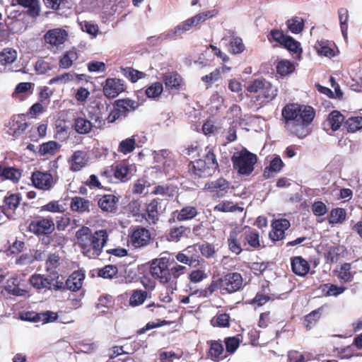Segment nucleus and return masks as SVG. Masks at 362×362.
<instances>
[{"label":"nucleus","mask_w":362,"mask_h":362,"mask_svg":"<svg viewBox=\"0 0 362 362\" xmlns=\"http://www.w3.org/2000/svg\"><path fill=\"white\" fill-rule=\"evenodd\" d=\"M315 115L311 106L298 105L290 103L286 105L281 110V116L285 127L299 139L310 134V125Z\"/></svg>","instance_id":"f257e3e1"},{"label":"nucleus","mask_w":362,"mask_h":362,"mask_svg":"<svg viewBox=\"0 0 362 362\" xmlns=\"http://www.w3.org/2000/svg\"><path fill=\"white\" fill-rule=\"evenodd\" d=\"M76 237L83 254L89 258L98 257L108 239L105 230H96L93 233L86 226L78 230Z\"/></svg>","instance_id":"f03ea898"},{"label":"nucleus","mask_w":362,"mask_h":362,"mask_svg":"<svg viewBox=\"0 0 362 362\" xmlns=\"http://www.w3.org/2000/svg\"><path fill=\"white\" fill-rule=\"evenodd\" d=\"M233 167L238 174L241 176L250 175L255 169L257 162L256 154L251 153L246 148L235 152L231 156Z\"/></svg>","instance_id":"7ed1b4c3"},{"label":"nucleus","mask_w":362,"mask_h":362,"mask_svg":"<svg viewBox=\"0 0 362 362\" xmlns=\"http://www.w3.org/2000/svg\"><path fill=\"white\" fill-rule=\"evenodd\" d=\"M199 25V23L194 16L192 18L187 19L179 23L174 28L168 30L167 32L160 34L158 36H151L148 38L150 44L153 45H156L153 41L156 40L159 42L166 40H175L177 37H181V36L187 31H189L192 28L196 27Z\"/></svg>","instance_id":"20e7f679"},{"label":"nucleus","mask_w":362,"mask_h":362,"mask_svg":"<svg viewBox=\"0 0 362 362\" xmlns=\"http://www.w3.org/2000/svg\"><path fill=\"white\" fill-rule=\"evenodd\" d=\"M163 256L151 260L150 265V274L153 278L157 279L160 284L168 283L171 279L169 269L170 254L163 253Z\"/></svg>","instance_id":"39448f33"},{"label":"nucleus","mask_w":362,"mask_h":362,"mask_svg":"<svg viewBox=\"0 0 362 362\" xmlns=\"http://www.w3.org/2000/svg\"><path fill=\"white\" fill-rule=\"evenodd\" d=\"M138 106L137 102L129 98L116 100L106 119L108 123H114L119 119L127 117L129 113L134 112Z\"/></svg>","instance_id":"423d86ee"},{"label":"nucleus","mask_w":362,"mask_h":362,"mask_svg":"<svg viewBox=\"0 0 362 362\" xmlns=\"http://www.w3.org/2000/svg\"><path fill=\"white\" fill-rule=\"evenodd\" d=\"M28 228L30 232L37 236L47 235L53 233L55 226L52 218L46 217L32 221Z\"/></svg>","instance_id":"0eeeda50"},{"label":"nucleus","mask_w":362,"mask_h":362,"mask_svg":"<svg viewBox=\"0 0 362 362\" xmlns=\"http://www.w3.org/2000/svg\"><path fill=\"white\" fill-rule=\"evenodd\" d=\"M124 81L117 78H107L103 88V93L108 98H115L125 90Z\"/></svg>","instance_id":"6e6552de"},{"label":"nucleus","mask_w":362,"mask_h":362,"mask_svg":"<svg viewBox=\"0 0 362 362\" xmlns=\"http://www.w3.org/2000/svg\"><path fill=\"white\" fill-rule=\"evenodd\" d=\"M129 238L134 247H145L150 243L151 233L144 227L136 226L129 235Z\"/></svg>","instance_id":"1a4fd4ad"},{"label":"nucleus","mask_w":362,"mask_h":362,"mask_svg":"<svg viewBox=\"0 0 362 362\" xmlns=\"http://www.w3.org/2000/svg\"><path fill=\"white\" fill-rule=\"evenodd\" d=\"M221 288L231 293L238 291L243 285V277L240 273H228L221 279Z\"/></svg>","instance_id":"9d476101"},{"label":"nucleus","mask_w":362,"mask_h":362,"mask_svg":"<svg viewBox=\"0 0 362 362\" xmlns=\"http://www.w3.org/2000/svg\"><path fill=\"white\" fill-rule=\"evenodd\" d=\"M31 181L35 188L49 190L52 187L53 177L47 172L35 171L32 173Z\"/></svg>","instance_id":"9b49d317"},{"label":"nucleus","mask_w":362,"mask_h":362,"mask_svg":"<svg viewBox=\"0 0 362 362\" xmlns=\"http://www.w3.org/2000/svg\"><path fill=\"white\" fill-rule=\"evenodd\" d=\"M230 182L223 178L209 182L205 184L204 188L211 192H214L218 198L223 197L228 192Z\"/></svg>","instance_id":"f8f14e48"},{"label":"nucleus","mask_w":362,"mask_h":362,"mask_svg":"<svg viewBox=\"0 0 362 362\" xmlns=\"http://www.w3.org/2000/svg\"><path fill=\"white\" fill-rule=\"evenodd\" d=\"M119 197L114 194H104L98 199V207L104 212L115 214Z\"/></svg>","instance_id":"ddd939ff"},{"label":"nucleus","mask_w":362,"mask_h":362,"mask_svg":"<svg viewBox=\"0 0 362 362\" xmlns=\"http://www.w3.org/2000/svg\"><path fill=\"white\" fill-rule=\"evenodd\" d=\"M344 121V116L339 111L333 110L328 115L326 121L323 122V129L327 132L329 130L336 132L339 129Z\"/></svg>","instance_id":"4468645a"},{"label":"nucleus","mask_w":362,"mask_h":362,"mask_svg":"<svg viewBox=\"0 0 362 362\" xmlns=\"http://www.w3.org/2000/svg\"><path fill=\"white\" fill-rule=\"evenodd\" d=\"M86 272L83 269L74 271L66 279V289L72 291H77L82 287L85 279Z\"/></svg>","instance_id":"2eb2a0df"},{"label":"nucleus","mask_w":362,"mask_h":362,"mask_svg":"<svg viewBox=\"0 0 362 362\" xmlns=\"http://www.w3.org/2000/svg\"><path fill=\"white\" fill-rule=\"evenodd\" d=\"M104 105L101 103H97L95 105L90 106L88 110V118L93 121L95 127L101 128L105 124L106 119L103 118L102 109Z\"/></svg>","instance_id":"dca6fc26"},{"label":"nucleus","mask_w":362,"mask_h":362,"mask_svg":"<svg viewBox=\"0 0 362 362\" xmlns=\"http://www.w3.org/2000/svg\"><path fill=\"white\" fill-rule=\"evenodd\" d=\"M25 119V115L23 114L14 116L12 122L9 123L8 134L14 137H18L23 134L28 127Z\"/></svg>","instance_id":"f3484780"},{"label":"nucleus","mask_w":362,"mask_h":362,"mask_svg":"<svg viewBox=\"0 0 362 362\" xmlns=\"http://www.w3.org/2000/svg\"><path fill=\"white\" fill-rule=\"evenodd\" d=\"M16 5L27 8L26 13L32 17L37 18L40 15V4L39 0H11V6Z\"/></svg>","instance_id":"a211bd4d"},{"label":"nucleus","mask_w":362,"mask_h":362,"mask_svg":"<svg viewBox=\"0 0 362 362\" xmlns=\"http://www.w3.org/2000/svg\"><path fill=\"white\" fill-rule=\"evenodd\" d=\"M67 33L62 29L49 30L44 35L45 42L54 46H59L63 44L66 40Z\"/></svg>","instance_id":"6ab92c4d"},{"label":"nucleus","mask_w":362,"mask_h":362,"mask_svg":"<svg viewBox=\"0 0 362 362\" xmlns=\"http://www.w3.org/2000/svg\"><path fill=\"white\" fill-rule=\"evenodd\" d=\"M88 154L83 151H76L69 160L70 163V170L76 172L81 170L86 166L88 162Z\"/></svg>","instance_id":"aec40b11"},{"label":"nucleus","mask_w":362,"mask_h":362,"mask_svg":"<svg viewBox=\"0 0 362 362\" xmlns=\"http://www.w3.org/2000/svg\"><path fill=\"white\" fill-rule=\"evenodd\" d=\"M43 2L47 8L56 11L61 16H67L66 12L72 6L71 0H43Z\"/></svg>","instance_id":"412c9836"},{"label":"nucleus","mask_w":362,"mask_h":362,"mask_svg":"<svg viewBox=\"0 0 362 362\" xmlns=\"http://www.w3.org/2000/svg\"><path fill=\"white\" fill-rule=\"evenodd\" d=\"M291 266L293 272L299 276H305L310 271L309 263L301 256L292 257Z\"/></svg>","instance_id":"4be33fe9"},{"label":"nucleus","mask_w":362,"mask_h":362,"mask_svg":"<svg viewBox=\"0 0 362 362\" xmlns=\"http://www.w3.org/2000/svg\"><path fill=\"white\" fill-rule=\"evenodd\" d=\"M188 168L189 172L199 177L208 176L214 173V172H206L208 168L206 162L202 159L190 161L188 165Z\"/></svg>","instance_id":"5701e85b"},{"label":"nucleus","mask_w":362,"mask_h":362,"mask_svg":"<svg viewBox=\"0 0 362 362\" xmlns=\"http://www.w3.org/2000/svg\"><path fill=\"white\" fill-rule=\"evenodd\" d=\"M93 123L86 118L77 117L74 119V129L79 134H87L94 127Z\"/></svg>","instance_id":"b1692460"},{"label":"nucleus","mask_w":362,"mask_h":362,"mask_svg":"<svg viewBox=\"0 0 362 362\" xmlns=\"http://www.w3.org/2000/svg\"><path fill=\"white\" fill-rule=\"evenodd\" d=\"M163 81L168 89L178 90L182 85V78L177 72H169L164 74Z\"/></svg>","instance_id":"393cba45"},{"label":"nucleus","mask_w":362,"mask_h":362,"mask_svg":"<svg viewBox=\"0 0 362 362\" xmlns=\"http://www.w3.org/2000/svg\"><path fill=\"white\" fill-rule=\"evenodd\" d=\"M30 284L36 289L52 288V280L39 274H34L29 279Z\"/></svg>","instance_id":"a878e982"},{"label":"nucleus","mask_w":362,"mask_h":362,"mask_svg":"<svg viewBox=\"0 0 362 362\" xmlns=\"http://www.w3.org/2000/svg\"><path fill=\"white\" fill-rule=\"evenodd\" d=\"M191 228L184 226L172 228L168 236L169 241L178 242L182 237L189 238Z\"/></svg>","instance_id":"bb28decb"},{"label":"nucleus","mask_w":362,"mask_h":362,"mask_svg":"<svg viewBox=\"0 0 362 362\" xmlns=\"http://www.w3.org/2000/svg\"><path fill=\"white\" fill-rule=\"evenodd\" d=\"M284 165V162L279 156H276L271 161L269 166L266 167L263 172V176L265 179L272 177V173H279Z\"/></svg>","instance_id":"cd10ccee"},{"label":"nucleus","mask_w":362,"mask_h":362,"mask_svg":"<svg viewBox=\"0 0 362 362\" xmlns=\"http://www.w3.org/2000/svg\"><path fill=\"white\" fill-rule=\"evenodd\" d=\"M21 177V173L19 170L10 166L4 167L0 164V177L17 182Z\"/></svg>","instance_id":"c85d7f7f"},{"label":"nucleus","mask_w":362,"mask_h":362,"mask_svg":"<svg viewBox=\"0 0 362 362\" xmlns=\"http://www.w3.org/2000/svg\"><path fill=\"white\" fill-rule=\"evenodd\" d=\"M90 202L81 197H74L71 199L70 207L74 211L79 213L89 212Z\"/></svg>","instance_id":"c756f323"},{"label":"nucleus","mask_w":362,"mask_h":362,"mask_svg":"<svg viewBox=\"0 0 362 362\" xmlns=\"http://www.w3.org/2000/svg\"><path fill=\"white\" fill-rule=\"evenodd\" d=\"M277 88L272 86V83L267 81L262 90L257 95L258 99L263 98L262 103L272 101L277 95Z\"/></svg>","instance_id":"7c9ffc66"},{"label":"nucleus","mask_w":362,"mask_h":362,"mask_svg":"<svg viewBox=\"0 0 362 362\" xmlns=\"http://www.w3.org/2000/svg\"><path fill=\"white\" fill-rule=\"evenodd\" d=\"M286 25L291 33L298 35L303 30L305 21L300 17L295 16L287 20Z\"/></svg>","instance_id":"2f4dec72"},{"label":"nucleus","mask_w":362,"mask_h":362,"mask_svg":"<svg viewBox=\"0 0 362 362\" xmlns=\"http://www.w3.org/2000/svg\"><path fill=\"white\" fill-rule=\"evenodd\" d=\"M243 244V246H245L246 244H248L251 247L254 249L259 247L260 242L259 233L255 230L245 232L244 234Z\"/></svg>","instance_id":"473e14b6"},{"label":"nucleus","mask_w":362,"mask_h":362,"mask_svg":"<svg viewBox=\"0 0 362 362\" xmlns=\"http://www.w3.org/2000/svg\"><path fill=\"white\" fill-rule=\"evenodd\" d=\"M162 200L159 199H153L146 206V211L150 219L155 223L158 220L159 210H161Z\"/></svg>","instance_id":"72a5a7b5"},{"label":"nucleus","mask_w":362,"mask_h":362,"mask_svg":"<svg viewBox=\"0 0 362 362\" xmlns=\"http://www.w3.org/2000/svg\"><path fill=\"white\" fill-rule=\"evenodd\" d=\"M17 58V52L12 48L4 49L0 52V64L6 66L13 63Z\"/></svg>","instance_id":"f704fd0d"},{"label":"nucleus","mask_w":362,"mask_h":362,"mask_svg":"<svg viewBox=\"0 0 362 362\" xmlns=\"http://www.w3.org/2000/svg\"><path fill=\"white\" fill-rule=\"evenodd\" d=\"M288 36V35H286L283 30L278 28L272 29L267 35V40L269 42H276L281 46H282Z\"/></svg>","instance_id":"c9c22d12"},{"label":"nucleus","mask_w":362,"mask_h":362,"mask_svg":"<svg viewBox=\"0 0 362 362\" xmlns=\"http://www.w3.org/2000/svg\"><path fill=\"white\" fill-rule=\"evenodd\" d=\"M197 214V209L194 206H187L178 212L176 218L179 221H188L196 217Z\"/></svg>","instance_id":"e433bc0d"},{"label":"nucleus","mask_w":362,"mask_h":362,"mask_svg":"<svg viewBox=\"0 0 362 362\" xmlns=\"http://www.w3.org/2000/svg\"><path fill=\"white\" fill-rule=\"evenodd\" d=\"M339 20L340 24V28L341 34L344 40L348 37V25L347 22L349 20L348 10L345 8H340L338 9Z\"/></svg>","instance_id":"4c0bfd02"},{"label":"nucleus","mask_w":362,"mask_h":362,"mask_svg":"<svg viewBox=\"0 0 362 362\" xmlns=\"http://www.w3.org/2000/svg\"><path fill=\"white\" fill-rule=\"evenodd\" d=\"M121 73L131 82L136 83L138 80L146 76V74L132 67L121 68Z\"/></svg>","instance_id":"58836bf2"},{"label":"nucleus","mask_w":362,"mask_h":362,"mask_svg":"<svg viewBox=\"0 0 362 362\" xmlns=\"http://www.w3.org/2000/svg\"><path fill=\"white\" fill-rule=\"evenodd\" d=\"M226 352L233 354L238 349L241 342V336L238 334L233 337H228L224 339Z\"/></svg>","instance_id":"ea45409f"},{"label":"nucleus","mask_w":362,"mask_h":362,"mask_svg":"<svg viewBox=\"0 0 362 362\" xmlns=\"http://www.w3.org/2000/svg\"><path fill=\"white\" fill-rule=\"evenodd\" d=\"M346 216V211L343 208H335L331 210L329 213V223L330 224L341 223L344 221Z\"/></svg>","instance_id":"a19ab883"},{"label":"nucleus","mask_w":362,"mask_h":362,"mask_svg":"<svg viewBox=\"0 0 362 362\" xmlns=\"http://www.w3.org/2000/svg\"><path fill=\"white\" fill-rule=\"evenodd\" d=\"M348 132L354 133L362 129V117H351L344 122Z\"/></svg>","instance_id":"79ce46f5"},{"label":"nucleus","mask_w":362,"mask_h":362,"mask_svg":"<svg viewBox=\"0 0 362 362\" xmlns=\"http://www.w3.org/2000/svg\"><path fill=\"white\" fill-rule=\"evenodd\" d=\"M77 59L78 54L75 50L67 51L59 60V67L62 69H69Z\"/></svg>","instance_id":"37998d69"},{"label":"nucleus","mask_w":362,"mask_h":362,"mask_svg":"<svg viewBox=\"0 0 362 362\" xmlns=\"http://www.w3.org/2000/svg\"><path fill=\"white\" fill-rule=\"evenodd\" d=\"M60 147L61 145L57 142L49 141L40 146L39 153L40 156L54 155Z\"/></svg>","instance_id":"c03bdc74"},{"label":"nucleus","mask_w":362,"mask_h":362,"mask_svg":"<svg viewBox=\"0 0 362 362\" xmlns=\"http://www.w3.org/2000/svg\"><path fill=\"white\" fill-rule=\"evenodd\" d=\"M276 72L281 76H286L293 72L295 68L293 64L286 59L279 61L276 66Z\"/></svg>","instance_id":"a18cd8bd"},{"label":"nucleus","mask_w":362,"mask_h":362,"mask_svg":"<svg viewBox=\"0 0 362 362\" xmlns=\"http://www.w3.org/2000/svg\"><path fill=\"white\" fill-rule=\"evenodd\" d=\"M289 52L300 54L303 52L300 43L291 36H288L281 46Z\"/></svg>","instance_id":"49530a36"},{"label":"nucleus","mask_w":362,"mask_h":362,"mask_svg":"<svg viewBox=\"0 0 362 362\" xmlns=\"http://www.w3.org/2000/svg\"><path fill=\"white\" fill-rule=\"evenodd\" d=\"M228 244L229 250L236 255L240 254L243 251L241 244L238 241V233L235 230L230 233L228 238Z\"/></svg>","instance_id":"de8ad7c7"},{"label":"nucleus","mask_w":362,"mask_h":362,"mask_svg":"<svg viewBox=\"0 0 362 362\" xmlns=\"http://www.w3.org/2000/svg\"><path fill=\"white\" fill-rule=\"evenodd\" d=\"M136 140L134 136L129 137L120 141L118 146V151L123 154L132 152L135 148Z\"/></svg>","instance_id":"09e8293b"},{"label":"nucleus","mask_w":362,"mask_h":362,"mask_svg":"<svg viewBox=\"0 0 362 362\" xmlns=\"http://www.w3.org/2000/svg\"><path fill=\"white\" fill-rule=\"evenodd\" d=\"M350 263H344L341 265L340 273L338 277L344 283L351 282L354 279V273L351 272Z\"/></svg>","instance_id":"8fccbe9b"},{"label":"nucleus","mask_w":362,"mask_h":362,"mask_svg":"<svg viewBox=\"0 0 362 362\" xmlns=\"http://www.w3.org/2000/svg\"><path fill=\"white\" fill-rule=\"evenodd\" d=\"M214 327H228L230 326V315L228 313L218 314L211 320Z\"/></svg>","instance_id":"3c124183"},{"label":"nucleus","mask_w":362,"mask_h":362,"mask_svg":"<svg viewBox=\"0 0 362 362\" xmlns=\"http://www.w3.org/2000/svg\"><path fill=\"white\" fill-rule=\"evenodd\" d=\"M228 49L234 54L243 52L245 49V45L242 39L239 37L233 36L229 42Z\"/></svg>","instance_id":"603ef678"},{"label":"nucleus","mask_w":362,"mask_h":362,"mask_svg":"<svg viewBox=\"0 0 362 362\" xmlns=\"http://www.w3.org/2000/svg\"><path fill=\"white\" fill-rule=\"evenodd\" d=\"M147 297V292L143 290H135L130 296L129 303L132 306L141 305Z\"/></svg>","instance_id":"864d4df0"},{"label":"nucleus","mask_w":362,"mask_h":362,"mask_svg":"<svg viewBox=\"0 0 362 362\" xmlns=\"http://www.w3.org/2000/svg\"><path fill=\"white\" fill-rule=\"evenodd\" d=\"M322 308L313 310L305 316V325L307 329H311L315 325L321 315Z\"/></svg>","instance_id":"5fc2aeb1"},{"label":"nucleus","mask_w":362,"mask_h":362,"mask_svg":"<svg viewBox=\"0 0 362 362\" xmlns=\"http://www.w3.org/2000/svg\"><path fill=\"white\" fill-rule=\"evenodd\" d=\"M118 269L115 265L108 264L98 270V275L103 279H112L117 274Z\"/></svg>","instance_id":"6e6d98bb"},{"label":"nucleus","mask_w":362,"mask_h":362,"mask_svg":"<svg viewBox=\"0 0 362 362\" xmlns=\"http://www.w3.org/2000/svg\"><path fill=\"white\" fill-rule=\"evenodd\" d=\"M129 168L127 165L123 164H118L114 170V176L122 182H125L129 179Z\"/></svg>","instance_id":"4d7b16f0"},{"label":"nucleus","mask_w":362,"mask_h":362,"mask_svg":"<svg viewBox=\"0 0 362 362\" xmlns=\"http://www.w3.org/2000/svg\"><path fill=\"white\" fill-rule=\"evenodd\" d=\"M323 287L328 288V290L325 293V296H338L343 293L346 290V287L344 286H339L336 284L329 283L323 284Z\"/></svg>","instance_id":"13d9d810"},{"label":"nucleus","mask_w":362,"mask_h":362,"mask_svg":"<svg viewBox=\"0 0 362 362\" xmlns=\"http://www.w3.org/2000/svg\"><path fill=\"white\" fill-rule=\"evenodd\" d=\"M163 87L160 82H156L151 84L146 90V95L148 98H156L163 92Z\"/></svg>","instance_id":"bf43d9fd"},{"label":"nucleus","mask_w":362,"mask_h":362,"mask_svg":"<svg viewBox=\"0 0 362 362\" xmlns=\"http://www.w3.org/2000/svg\"><path fill=\"white\" fill-rule=\"evenodd\" d=\"M22 15H25L24 12H21L17 10H13L9 12L6 19L5 20V23L9 30H13V27L12 24L14 22H18L21 21V16Z\"/></svg>","instance_id":"052dcab7"},{"label":"nucleus","mask_w":362,"mask_h":362,"mask_svg":"<svg viewBox=\"0 0 362 362\" xmlns=\"http://www.w3.org/2000/svg\"><path fill=\"white\" fill-rule=\"evenodd\" d=\"M21 200V197L19 194H11L8 197L4 198V203L8 209L16 210Z\"/></svg>","instance_id":"680f3d73"},{"label":"nucleus","mask_w":362,"mask_h":362,"mask_svg":"<svg viewBox=\"0 0 362 362\" xmlns=\"http://www.w3.org/2000/svg\"><path fill=\"white\" fill-rule=\"evenodd\" d=\"M267 80L264 78H257L255 79L247 87V90L250 93H255L259 95L262 90Z\"/></svg>","instance_id":"e2e57ef3"},{"label":"nucleus","mask_w":362,"mask_h":362,"mask_svg":"<svg viewBox=\"0 0 362 362\" xmlns=\"http://www.w3.org/2000/svg\"><path fill=\"white\" fill-rule=\"evenodd\" d=\"M40 211H49L52 213H62L64 212V209L62 205L59 204L58 201H51L47 204L41 206Z\"/></svg>","instance_id":"0e129e2a"},{"label":"nucleus","mask_w":362,"mask_h":362,"mask_svg":"<svg viewBox=\"0 0 362 362\" xmlns=\"http://www.w3.org/2000/svg\"><path fill=\"white\" fill-rule=\"evenodd\" d=\"M334 351L337 352V356L339 359H349L354 355V350L351 345L344 348H336Z\"/></svg>","instance_id":"69168bd1"},{"label":"nucleus","mask_w":362,"mask_h":362,"mask_svg":"<svg viewBox=\"0 0 362 362\" xmlns=\"http://www.w3.org/2000/svg\"><path fill=\"white\" fill-rule=\"evenodd\" d=\"M223 351V346L221 342L211 341L209 353L213 360L218 358Z\"/></svg>","instance_id":"338daca9"},{"label":"nucleus","mask_w":362,"mask_h":362,"mask_svg":"<svg viewBox=\"0 0 362 362\" xmlns=\"http://www.w3.org/2000/svg\"><path fill=\"white\" fill-rule=\"evenodd\" d=\"M68 129V127L64 124L56 125L54 138L60 141L66 140L69 136Z\"/></svg>","instance_id":"774afa93"}]
</instances>
